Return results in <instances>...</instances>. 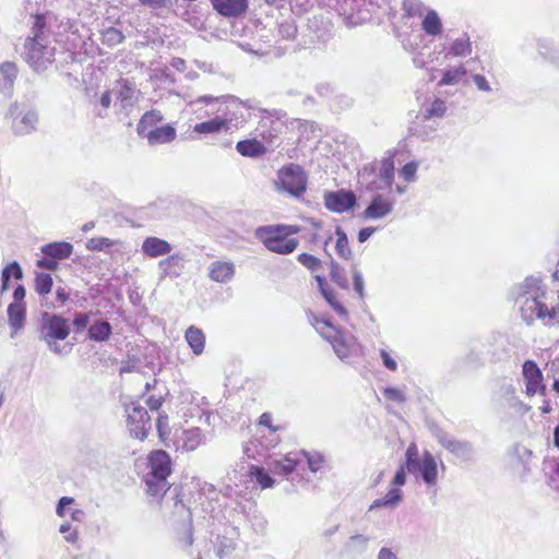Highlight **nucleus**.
I'll return each instance as SVG.
<instances>
[{
  "label": "nucleus",
  "instance_id": "1",
  "mask_svg": "<svg viewBox=\"0 0 559 559\" xmlns=\"http://www.w3.org/2000/svg\"><path fill=\"white\" fill-rule=\"evenodd\" d=\"M512 294L527 324L538 319L546 325H559V304L548 307L547 293L539 277L527 276L513 288Z\"/></svg>",
  "mask_w": 559,
  "mask_h": 559
},
{
  "label": "nucleus",
  "instance_id": "2",
  "mask_svg": "<svg viewBox=\"0 0 559 559\" xmlns=\"http://www.w3.org/2000/svg\"><path fill=\"white\" fill-rule=\"evenodd\" d=\"M406 472L417 478L419 477L428 487L437 485L438 465L435 456L429 451H425L423 456L419 457L418 448L414 442L407 447L405 462L395 472L391 485L395 487L404 486Z\"/></svg>",
  "mask_w": 559,
  "mask_h": 559
},
{
  "label": "nucleus",
  "instance_id": "3",
  "mask_svg": "<svg viewBox=\"0 0 559 559\" xmlns=\"http://www.w3.org/2000/svg\"><path fill=\"white\" fill-rule=\"evenodd\" d=\"M299 230L300 228L296 225L276 224L260 226L254 235L269 251L286 255L298 248L299 240L289 237L298 234Z\"/></svg>",
  "mask_w": 559,
  "mask_h": 559
},
{
  "label": "nucleus",
  "instance_id": "4",
  "mask_svg": "<svg viewBox=\"0 0 559 559\" xmlns=\"http://www.w3.org/2000/svg\"><path fill=\"white\" fill-rule=\"evenodd\" d=\"M308 318L321 336L332 345L341 360L349 358L356 352L355 338L333 325L331 319L319 317L313 312H309Z\"/></svg>",
  "mask_w": 559,
  "mask_h": 559
},
{
  "label": "nucleus",
  "instance_id": "5",
  "mask_svg": "<svg viewBox=\"0 0 559 559\" xmlns=\"http://www.w3.org/2000/svg\"><path fill=\"white\" fill-rule=\"evenodd\" d=\"M247 124H257L250 135L274 143L280 133L281 122L266 109L251 105L247 100Z\"/></svg>",
  "mask_w": 559,
  "mask_h": 559
},
{
  "label": "nucleus",
  "instance_id": "6",
  "mask_svg": "<svg viewBox=\"0 0 559 559\" xmlns=\"http://www.w3.org/2000/svg\"><path fill=\"white\" fill-rule=\"evenodd\" d=\"M25 61L36 71L44 70L55 60V48L45 39L28 37L24 43Z\"/></svg>",
  "mask_w": 559,
  "mask_h": 559
},
{
  "label": "nucleus",
  "instance_id": "7",
  "mask_svg": "<svg viewBox=\"0 0 559 559\" xmlns=\"http://www.w3.org/2000/svg\"><path fill=\"white\" fill-rule=\"evenodd\" d=\"M124 412L129 433L134 439L144 441L152 428V420L147 411L136 403H130L126 406Z\"/></svg>",
  "mask_w": 559,
  "mask_h": 559
},
{
  "label": "nucleus",
  "instance_id": "8",
  "mask_svg": "<svg viewBox=\"0 0 559 559\" xmlns=\"http://www.w3.org/2000/svg\"><path fill=\"white\" fill-rule=\"evenodd\" d=\"M277 185L293 197H300L307 188V175L299 165L290 164L278 171Z\"/></svg>",
  "mask_w": 559,
  "mask_h": 559
},
{
  "label": "nucleus",
  "instance_id": "9",
  "mask_svg": "<svg viewBox=\"0 0 559 559\" xmlns=\"http://www.w3.org/2000/svg\"><path fill=\"white\" fill-rule=\"evenodd\" d=\"M432 435L438 443L463 462H471L475 456V449L472 442L457 440L443 429L435 427Z\"/></svg>",
  "mask_w": 559,
  "mask_h": 559
},
{
  "label": "nucleus",
  "instance_id": "10",
  "mask_svg": "<svg viewBox=\"0 0 559 559\" xmlns=\"http://www.w3.org/2000/svg\"><path fill=\"white\" fill-rule=\"evenodd\" d=\"M145 492L147 497L157 501L160 504L164 496L167 492L173 495L174 506L178 507L183 503V493L181 485H169L167 486V480H162L154 476L146 475L145 479Z\"/></svg>",
  "mask_w": 559,
  "mask_h": 559
},
{
  "label": "nucleus",
  "instance_id": "11",
  "mask_svg": "<svg viewBox=\"0 0 559 559\" xmlns=\"http://www.w3.org/2000/svg\"><path fill=\"white\" fill-rule=\"evenodd\" d=\"M357 203L356 194L352 190L340 189L325 192L324 205L334 213H344L354 209Z\"/></svg>",
  "mask_w": 559,
  "mask_h": 559
},
{
  "label": "nucleus",
  "instance_id": "12",
  "mask_svg": "<svg viewBox=\"0 0 559 559\" xmlns=\"http://www.w3.org/2000/svg\"><path fill=\"white\" fill-rule=\"evenodd\" d=\"M44 340L49 346L53 341H63L70 334L68 320L58 314H46L43 325Z\"/></svg>",
  "mask_w": 559,
  "mask_h": 559
},
{
  "label": "nucleus",
  "instance_id": "13",
  "mask_svg": "<svg viewBox=\"0 0 559 559\" xmlns=\"http://www.w3.org/2000/svg\"><path fill=\"white\" fill-rule=\"evenodd\" d=\"M147 466L150 468L146 475L167 480L173 472V463L169 454L165 450H153L147 455Z\"/></svg>",
  "mask_w": 559,
  "mask_h": 559
},
{
  "label": "nucleus",
  "instance_id": "14",
  "mask_svg": "<svg viewBox=\"0 0 559 559\" xmlns=\"http://www.w3.org/2000/svg\"><path fill=\"white\" fill-rule=\"evenodd\" d=\"M522 374L525 380L526 394L528 396L535 395L538 391H545L542 370L534 360L524 361Z\"/></svg>",
  "mask_w": 559,
  "mask_h": 559
},
{
  "label": "nucleus",
  "instance_id": "15",
  "mask_svg": "<svg viewBox=\"0 0 559 559\" xmlns=\"http://www.w3.org/2000/svg\"><path fill=\"white\" fill-rule=\"evenodd\" d=\"M394 199L382 193L373 194L369 205L364 212L365 218L379 219L389 215L393 211Z\"/></svg>",
  "mask_w": 559,
  "mask_h": 559
},
{
  "label": "nucleus",
  "instance_id": "16",
  "mask_svg": "<svg viewBox=\"0 0 559 559\" xmlns=\"http://www.w3.org/2000/svg\"><path fill=\"white\" fill-rule=\"evenodd\" d=\"M302 453L289 452L281 459H275L270 462V467L273 473L287 477L293 472L298 471L302 464Z\"/></svg>",
  "mask_w": 559,
  "mask_h": 559
},
{
  "label": "nucleus",
  "instance_id": "17",
  "mask_svg": "<svg viewBox=\"0 0 559 559\" xmlns=\"http://www.w3.org/2000/svg\"><path fill=\"white\" fill-rule=\"evenodd\" d=\"M141 250L144 255L148 258H158L162 255H167L173 250L171 245L158 237H146L143 240Z\"/></svg>",
  "mask_w": 559,
  "mask_h": 559
},
{
  "label": "nucleus",
  "instance_id": "18",
  "mask_svg": "<svg viewBox=\"0 0 559 559\" xmlns=\"http://www.w3.org/2000/svg\"><path fill=\"white\" fill-rule=\"evenodd\" d=\"M164 120L163 114L157 109H152L142 115L140 118L136 131L142 138H146L151 131L158 128V123Z\"/></svg>",
  "mask_w": 559,
  "mask_h": 559
},
{
  "label": "nucleus",
  "instance_id": "19",
  "mask_svg": "<svg viewBox=\"0 0 559 559\" xmlns=\"http://www.w3.org/2000/svg\"><path fill=\"white\" fill-rule=\"evenodd\" d=\"M168 257L158 262V267L165 277H178L181 275L185 262L183 258L178 254H167Z\"/></svg>",
  "mask_w": 559,
  "mask_h": 559
},
{
  "label": "nucleus",
  "instance_id": "20",
  "mask_svg": "<svg viewBox=\"0 0 559 559\" xmlns=\"http://www.w3.org/2000/svg\"><path fill=\"white\" fill-rule=\"evenodd\" d=\"M177 132L173 124H164L151 131L145 138L151 145L170 143L176 139Z\"/></svg>",
  "mask_w": 559,
  "mask_h": 559
},
{
  "label": "nucleus",
  "instance_id": "21",
  "mask_svg": "<svg viewBox=\"0 0 559 559\" xmlns=\"http://www.w3.org/2000/svg\"><path fill=\"white\" fill-rule=\"evenodd\" d=\"M185 338L194 355L199 356L204 352L205 334L201 329L194 325L189 326L186 330Z\"/></svg>",
  "mask_w": 559,
  "mask_h": 559
},
{
  "label": "nucleus",
  "instance_id": "22",
  "mask_svg": "<svg viewBox=\"0 0 559 559\" xmlns=\"http://www.w3.org/2000/svg\"><path fill=\"white\" fill-rule=\"evenodd\" d=\"M274 147V143L262 141L260 138L254 135L247 138V157L259 158L265 153L273 152Z\"/></svg>",
  "mask_w": 559,
  "mask_h": 559
},
{
  "label": "nucleus",
  "instance_id": "23",
  "mask_svg": "<svg viewBox=\"0 0 559 559\" xmlns=\"http://www.w3.org/2000/svg\"><path fill=\"white\" fill-rule=\"evenodd\" d=\"M213 8L223 15H237L245 10V0H211Z\"/></svg>",
  "mask_w": 559,
  "mask_h": 559
},
{
  "label": "nucleus",
  "instance_id": "24",
  "mask_svg": "<svg viewBox=\"0 0 559 559\" xmlns=\"http://www.w3.org/2000/svg\"><path fill=\"white\" fill-rule=\"evenodd\" d=\"M247 477H249L251 481H254L261 489L272 488L275 485L274 478L261 466H250Z\"/></svg>",
  "mask_w": 559,
  "mask_h": 559
},
{
  "label": "nucleus",
  "instance_id": "25",
  "mask_svg": "<svg viewBox=\"0 0 559 559\" xmlns=\"http://www.w3.org/2000/svg\"><path fill=\"white\" fill-rule=\"evenodd\" d=\"M234 275V265L225 261H215L210 267V277L215 282H226Z\"/></svg>",
  "mask_w": 559,
  "mask_h": 559
},
{
  "label": "nucleus",
  "instance_id": "26",
  "mask_svg": "<svg viewBox=\"0 0 559 559\" xmlns=\"http://www.w3.org/2000/svg\"><path fill=\"white\" fill-rule=\"evenodd\" d=\"M370 538L367 535L356 534L348 538L344 546L345 552L352 556L364 554L369 545Z\"/></svg>",
  "mask_w": 559,
  "mask_h": 559
},
{
  "label": "nucleus",
  "instance_id": "27",
  "mask_svg": "<svg viewBox=\"0 0 559 559\" xmlns=\"http://www.w3.org/2000/svg\"><path fill=\"white\" fill-rule=\"evenodd\" d=\"M421 28L429 36H438L442 33V22L435 10H429L421 21Z\"/></svg>",
  "mask_w": 559,
  "mask_h": 559
},
{
  "label": "nucleus",
  "instance_id": "28",
  "mask_svg": "<svg viewBox=\"0 0 559 559\" xmlns=\"http://www.w3.org/2000/svg\"><path fill=\"white\" fill-rule=\"evenodd\" d=\"M403 495L399 488H391L383 498L376 499L369 507V511L378 508H395L402 501Z\"/></svg>",
  "mask_w": 559,
  "mask_h": 559
},
{
  "label": "nucleus",
  "instance_id": "29",
  "mask_svg": "<svg viewBox=\"0 0 559 559\" xmlns=\"http://www.w3.org/2000/svg\"><path fill=\"white\" fill-rule=\"evenodd\" d=\"M537 51L540 57L559 68V48L545 38L537 40Z\"/></svg>",
  "mask_w": 559,
  "mask_h": 559
},
{
  "label": "nucleus",
  "instance_id": "30",
  "mask_svg": "<svg viewBox=\"0 0 559 559\" xmlns=\"http://www.w3.org/2000/svg\"><path fill=\"white\" fill-rule=\"evenodd\" d=\"M72 245L69 242H52L43 247V253L57 260L67 259L72 253Z\"/></svg>",
  "mask_w": 559,
  "mask_h": 559
},
{
  "label": "nucleus",
  "instance_id": "31",
  "mask_svg": "<svg viewBox=\"0 0 559 559\" xmlns=\"http://www.w3.org/2000/svg\"><path fill=\"white\" fill-rule=\"evenodd\" d=\"M25 305L24 302H13L8 307L9 323L14 331L21 329L25 321Z\"/></svg>",
  "mask_w": 559,
  "mask_h": 559
},
{
  "label": "nucleus",
  "instance_id": "32",
  "mask_svg": "<svg viewBox=\"0 0 559 559\" xmlns=\"http://www.w3.org/2000/svg\"><path fill=\"white\" fill-rule=\"evenodd\" d=\"M203 440L202 431L200 428H192L182 432V450L194 451L198 449Z\"/></svg>",
  "mask_w": 559,
  "mask_h": 559
},
{
  "label": "nucleus",
  "instance_id": "33",
  "mask_svg": "<svg viewBox=\"0 0 559 559\" xmlns=\"http://www.w3.org/2000/svg\"><path fill=\"white\" fill-rule=\"evenodd\" d=\"M225 128H227V120L216 117L209 121L197 123L193 130L200 134H209L218 133Z\"/></svg>",
  "mask_w": 559,
  "mask_h": 559
},
{
  "label": "nucleus",
  "instance_id": "34",
  "mask_svg": "<svg viewBox=\"0 0 559 559\" xmlns=\"http://www.w3.org/2000/svg\"><path fill=\"white\" fill-rule=\"evenodd\" d=\"M379 179L381 181V185L377 187L378 188H388L390 189L393 179H394V163L391 158H384L381 162L380 168H379Z\"/></svg>",
  "mask_w": 559,
  "mask_h": 559
},
{
  "label": "nucleus",
  "instance_id": "35",
  "mask_svg": "<svg viewBox=\"0 0 559 559\" xmlns=\"http://www.w3.org/2000/svg\"><path fill=\"white\" fill-rule=\"evenodd\" d=\"M111 335V325L107 321H96L88 329V336L96 342L107 341Z\"/></svg>",
  "mask_w": 559,
  "mask_h": 559
},
{
  "label": "nucleus",
  "instance_id": "36",
  "mask_svg": "<svg viewBox=\"0 0 559 559\" xmlns=\"http://www.w3.org/2000/svg\"><path fill=\"white\" fill-rule=\"evenodd\" d=\"M472 52V43L467 34L456 38L449 48V55L454 57H466Z\"/></svg>",
  "mask_w": 559,
  "mask_h": 559
},
{
  "label": "nucleus",
  "instance_id": "37",
  "mask_svg": "<svg viewBox=\"0 0 559 559\" xmlns=\"http://www.w3.org/2000/svg\"><path fill=\"white\" fill-rule=\"evenodd\" d=\"M23 276V272L21 266L17 262H11L8 264L3 270L1 274V281L2 284L0 286V294L5 292L9 288V281L11 277H14L15 280H21Z\"/></svg>",
  "mask_w": 559,
  "mask_h": 559
},
{
  "label": "nucleus",
  "instance_id": "38",
  "mask_svg": "<svg viewBox=\"0 0 559 559\" xmlns=\"http://www.w3.org/2000/svg\"><path fill=\"white\" fill-rule=\"evenodd\" d=\"M124 39L123 33L116 27H107L100 33V41L107 47H115Z\"/></svg>",
  "mask_w": 559,
  "mask_h": 559
},
{
  "label": "nucleus",
  "instance_id": "39",
  "mask_svg": "<svg viewBox=\"0 0 559 559\" xmlns=\"http://www.w3.org/2000/svg\"><path fill=\"white\" fill-rule=\"evenodd\" d=\"M503 391V406L519 412L524 406L523 402L516 396L513 385L508 384L502 388Z\"/></svg>",
  "mask_w": 559,
  "mask_h": 559
},
{
  "label": "nucleus",
  "instance_id": "40",
  "mask_svg": "<svg viewBox=\"0 0 559 559\" xmlns=\"http://www.w3.org/2000/svg\"><path fill=\"white\" fill-rule=\"evenodd\" d=\"M299 453H302V463L307 461L308 467L312 473H317L321 469H323L325 465V457L323 454L319 452H307V451H299Z\"/></svg>",
  "mask_w": 559,
  "mask_h": 559
},
{
  "label": "nucleus",
  "instance_id": "41",
  "mask_svg": "<svg viewBox=\"0 0 559 559\" xmlns=\"http://www.w3.org/2000/svg\"><path fill=\"white\" fill-rule=\"evenodd\" d=\"M335 234L337 236L335 243L336 252L341 258L348 260L352 257V250L348 245L347 235L341 227L336 228Z\"/></svg>",
  "mask_w": 559,
  "mask_h": 559
},
{
  "label": "nucleus",
  "instance_id": "42",
  "mask_svg": "<svg viewBox=\"0 0 559 559\" xmlns=\"http://www.w3.org/2000/svg\"><path fill=\"white\" fill-rule=\"evenodd\" d=\"M447 111L445 103L442 99H435L427 108L421 111L423 120L431 118H441Z\"/></svg>",
  "mask_w": 559,
  "mask_h": 559
},
{
  "label": "nucleus",
  "instance_id": "43",
  "mask_svg": "<svg viewBox=\"0 0 559 559\" xmlns=\"http://www.w3.org/2000/svg\"><path fill=\"white\" fill-rule=\"evenodd\" d=\"M465 73H466V69L463 66L447 69L442 74L440 84L441 85L456 84L465 75Z\"/></svg>",
  "mask_w": 559,
  "mask_h": 559
},
{
  "label": "nucleus",
  "instance_id": "44",
  "mask_svg": "<svg viewBox=\"0 0 559 559\" xmlns=\"http://www.w3.org/2000/svg\"><path fill=\"white\" fill-rule=\"evenodd\" d=\"M52 277L47 273H39L35 277V290L40 296H47L52 289Z\"/></svg>",
  "mask_w": 559,
  "mask_h": 559
},
{
  "label": "nucleus",
  "instance_id": "45",
  "mask_svg": "<svg viewBox=\"0 0 559 559\" xmlns=\"http://www.w3.org/2000/svg\"><path fill=\"white\" fill-rule=\"evenodd\" d=\"M323 298L330 307L344 320L348 318L347 309L336 299V296L331 288L329 292H323Z\"/></svg>",
  "mask_w": 559,
  "mask_h": 559
},
{
  "label": "nucleus",
  "instance_id": "46",
  "mask_svg": "<svg viewBox=\"0 0 559 559\" xmlns=\"http://www.w3.org/2000/svg\"><path fill=\"white\" fill-rule=\"evenodd\" d=\"M37 121V116L35 112H26L19 123L14 127L15 133L25 134L34 129L35 122Z\"/></svg>",
  "mask_w": 559,
  "mask_h": 559
},
{
  "label": "nucleus",
  "instance_id": "47",
  "mask_svg": "<svg viewBox=\"0 0 559 559\" xmlns=\"http://www.w3.org/2000/svg\"><path fill=\"white\" fill-rule=\"evenodd\" d=\"M330 276L331 280L341 288H348V280L346 277L345 271L333 260L331 261Z\"/></svg>",
  "mask_w": 559,
  "mask_h": 559
},
{
  "label": "nucleus",
  "instance_id": "48",
  "mask_svg": "<svg viewBox=\"0 0 559 559\" xmlns=\"http://www.w3.org/2000/svg\"><path fill=\"white\" fill-rule=\"evenodd\" d=\"M116 243V240L109 239L107 237H93L87 240L86 248L90 251H103L115 246Z\"/></svg>",
  "mask_w": 559,
  "mask_h": 559
},
{
  "label": "nucleus",
  "instance_id": "49",
  "mask_svg": "<svg viewBox=\"0 0 559 559\" xmlns=\"http://www.w3.org/2000/svg\"><path fill=\"white\" fill-rule=\"evenodd\" d=\"M156 429L159 437L160 442H163L165 445L167 444V439L169 436V429H168V416L165 414H159L156 420Z\"/></svg>",
  "mask_w": 559,
  "mask_h": 559
},
{
  "label": "nucleus",
  "instance_id": "50",
  "mask_svg": "<svg viewBox=\"0 0 559 559\" xmlns=\"http://www.w3.org/2000/svg\"><path fill=\"white\" fill-rule=\"evenodd\" d=\"M278 34L284 39H294L297 34V26L293 20H286L278 25Z\"/></svg>",
  "mask_w": 559,
  "mask_h": 559
},
{
  "label": "nucleus",
  "instance_id": "51",
  "mask_svg": "<svg viewBox=\"0 0 559 559\" xmlns=\"http://www.w3.org/2000/svg\"><path fill=\"white\" fill-rule=\"evenodd\" d=\"M298 262L310 271H317L321 266V261L312 254L300 253L297 257Z\"/></svg>",
  "mask_w": 559,
  "mask_h": 559
},
{
  "label": "nucleus",
  "instance_id": "52",
  "mask_svg": "<svg viewBox=\"0 0 559 559\" xmlns=\"http://www.w3.org/2000/svg\"><path fill=\"white\" fill-rule=\"evenodd\" d=\"M251 528L257 535H264L267 526L266 519L258 513H253L250 518Z\"/></svg>",
  "mask_w": 559,
  "mask_h": 559
},
{
  "label": "nucleus",
  "instance_id": "53",
  "mask_svg": "<svg viewBox=\"0 0 559 559\" xmlns=\"http://www.w3.org/2000/svg\"><path fill=\"white\" fill-rule=\"evenodd\" d=\"M33 19H34V22H33V36L32 37H36L37 39H45V37H44V33H45V28H46L45 15L44 14H35L33 16Z\"/></svg>",
  "mask_w": 559,
  "mask_h": 559
},
{
  "label": "nucleus",
  "instance_id": "54",
  "mask_svg": "<svg viewBox=\"0 0 559 559\" xmlns=\"http://www.w3.org/2000/svg\"><path fill=\"white\" fill-rule=\"evenodd\" d=\"M353 285L354 290L357 293L360 299L365 298V282L360 271L356 267L353 270Z\"/></svg>",
  "mask_w": 559,
  "mask_h": 559
},
{
  "label": "nucleus",
  "instance_id": "55",
  "mask_svg": "<svg viewBox=\"0 0 559 559\" xmlns=\"http://www.w3.org/2000/svg\"><path fill=\"white\" fill-rule=\"evenodd\" d=\"M383 395L385 396V399L397 403H403L406 400L405 395L399 389L393 386L385 388L383 390Z\"/></svg>",
  "mask_w": 559,
  "mask_h": 559
},
{
  "label": "nucleus",
  "instance_id": "56",
  "mask_svg": "<svg viewBox=\"0 0 559 559\" xmlns=\"http://www.w3.org/2000/svg\"><path fill=\"white\" fill-rule=\"evenodd\" d=\"M0 71L3 74L4 79L11 84L13 79L16 76L17 69L14 63L5 62L1 64Z\"/></svg>",
  "mask_w": 559,
  "mask_h": 559
},
{
  "label": "nucleus",
  "instance_id": "57",
  "mask_svg": "<svg viewBox=\"0 0 559 559\" xmlns=\"http://www.w3.org/2000/svg\"><path fill=\"white\" fill-rule=\"evenodd\" d=\"M380 357L382 359L383 366L390 371H395L397 369V364L394 358L391 357L390 353L386 349H380Z\"/></svg>",
  "mask_w": 559,
  "mask_h": 559
},
{
  "label": "nucleus",
  "instance_id": "58",
  "mask_svg": "<svg viewBox=\"0 0 559 559\" xmlns=\"http://www.w3.org/2000/svg\"><path fill=\"white\" fill-rule=\"evenodd\" d=\"M472 80L479 91H481V92H490L491 91V86L484 75L478 74V73L473 74Z\"/></svg>",
  "mask_w": 559,
  "mask_h": 559
},
{
  "label": "nucleus",
  "instance_id": "59",
  "mask_svg": "<svg viewBox=\"0 0 559 559\" xmlns=\"http://www.w3.org/2000/svg\"><path fill=\"white\" fill-rule=\"evenodd\" d=\"M90 322V316L87 313H76L73 319V325L78 331H83Z\"/></svg>",
  "mask_w": 559,
  "mask_h": 559
},
{
  "label": "nucleus",
  "instance_id": "60",
  "mask_svg": "<svg viewBox=\"0 0 559 559\" xmlns=\"http://www.w3.org/2000/svg\"><path fill=\"white\" fill-rule=\"evenodd\" d=\"M37 265L41 269L53 271L58 267V262L57 259L45 255L43 259L38 260Z\"/></svg>",
  "mask_w": 559,
  "mask_h": 559
},
{
  "label": "nucleus",
  "instance_id": "61",
  "mask_svg": "<svg viewBox=\"0 0 559 559\" xmlns=\"http://www.w3.org/2000/svg\"><path fill=\"white\" fill-rule=\"evenodd\" d=\"M416 170L417 166L415 163H407L402 168V176L404 177L405 180L412 181L415 177Z\"/></svg>",
  "mask_w": 559,
  "mask_h": 559
},
{
  "label": "nucleus",
  "instance_id": "62",
  "mask_svg": "<svg viewBox=\"0 0 559 559\" xmlns=\"http://www.w3.org/2000/svg\"><path fill=\"white\" fill-rule=\"evenodd\" d=\"M259 425L266 427L270 431L275 432L278 430V427L272 425V415L271 413H263L259 418Z\"/></svg>",
  "mask_w": 559,
  "mask_h": 559
},
{
  "label": "nucleus",
  "instance_id": "63",
  "mask_svg": "<svg viewBox=\"0 0 559 559\" xmlns=\"http://www.w3.org/2000/svg\"><path fill=\"white\" fill-rule=\"evenodd\" d=\"M271 51V45H267L265 48H254L251 44H247V52L258 56L264 57L269 55Z\"/></svg>",
  "mask_w": 559,
  "mask_h": 559
},
{
  "label": "nucleus",
  "instance_id": "64",
  "mask_svg": "<svg viewBox=\"0 0 559 559\" xmlns=\"http://www.w3.org/2000/svg\"><path fill=\"white\" fill-rule=\"evenodd\" d=\"M551 371L554 373V390L559 393V357L552 360Z\"/></svg>",
  "mask_w": 559,
  "mask_h": 559
}]
</instances>
